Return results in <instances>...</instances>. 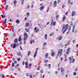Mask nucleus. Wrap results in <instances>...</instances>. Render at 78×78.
Returning <instances> with one entry per match:
<instances>
[{
	"label": "nucleus",
	"instance_id": "obj_1",
	"mask_svg": "<svg viewBox=\"0 0 78 78\" xmlns=\"http://www.w3.org/2000/svg\"><path fill=\"white\" fill-rule=\"evenodd\" d=\"M62 49H61L60 50H59L58 52V54L56 56V59H58V58L59 56H60V57H61V55H62Z\"/></svg>",
	"mask_w": 78,
	"mask_h": 78
},
{
	"label": "nucleus",
	"instance_id": "obj_2",
	"mask_svg": "<svg viewBox=\"0 0 78 78\" xmlns=\"http://www.w3.org/2000/svg\"><path fill=\"white\" fill-rule=\"evenodd\" d=\"M24 39L23 41H26L27 39V38H28V35L26 33H24Z\"/></svg>",
	"mask_w": 78,
	"mask_h": 78
},
{
	"label": "nucleus",
	"instance_id": "obj_3",
	"mask_svg": "<svg viewBox=\"0 0 78 78\" xmlns=\"http://www.w3.org/2000/svg\"><path fill=\"white\" fill-rule=\"evenodd\" d=\"M34 30L35 31V33H37V32L39 31V28H38L37 27H35Z\"/></svg>",
	"mask_w": 78,
	"mask_h": 78
},
{
	"label": "nucleus",
	"instance_id": "obj_4",
	"mask_svg": "<svg viewBox=\"0 0 78 78\" xmlns=\"http://www.w3.org/2000/svg\"><path fill=\"white\" fill-rule=\"evenodd\" d=\"M63 30H64L66 28V29H67L68 28V27H69V25L68 24H67L66 26H65L64 24L63 25Z\"/></svg>",
	"mask_w": 78,
	"mask_h": 78
},
{
	"label": "nucleus",
	"instance_id": "obj_5",
	"mask_svg": "<svg viewBox=\"0 0 78 78\" xmlns=\"http://www.w3.org/2000/svg\"><path fill=\"white\" fill-rule=\"evenodd\" d=\"M70 47H68V48L67 49L66 54L68 55L69 53V51H70Z\"/></svg>",
	"mask_w": 78,
	"mask_h": 78
},
{
	"label": "nucleus",
	"instance_id": "obj_6",
	"mask_svg": "<svg viewBox=\"0 0 78 78\" xmlns=\"http://www.w3.org/2000/svg\"><path fill=\"white\" fill-rule=\"evenodd\" d=\"M57 3V2L56 1H54V3L53 4V7L55 8L56 6V3Z\"/></svg>",
	"mask_w": 78,
	"mask_h": 78
},
{
	"label": "nucleus",
	"instance_id": "obj_7",
	"mask_svg": "<svg viewBox=\"0 0 78 78\" xmlns=\"http://www.w3.org/2000/svg\"><path fill=\"white\" fill-rule=\"evenodd\" d=\"M61 72H63L62 73V75H64V69H63L62 67L61 68Z\"/></svg>",
	"mask_w": 78,
	"mask_h": 78
},
{
	"label": "nucleus",
	"instance_id": "obj_8",
	"mask_svg": "<svg viewBox=\"0 0 78 78\" xmlns=\"http://www.w3.org/2000/svg\"><path fill=\"white\" fill-rule=\"evenodd\" d=\"M17 47V44H16L15 43L13 44V48H15L16 47Z\"/></svg>",
	"mask_w": 78,
	"mask_h": 78
},
{
	"label": "nucleus",
	"instance_id": "obj_9",
	"mask_svg": "<svg viewBox=\"0 0 78 78\" xmlns=\"http://www.w3.org/2000/svg\"><path fill=\"white\" fill-rule=\"evenodd\" d=\"M75 13H76V12L73 11L72 14V16H75Z\"/></svg>",
	"mask_w": 78,
	"mask_h": 78
},
{
	"label": "nucleus",
	"instance_id": "obj_10",
	"mask_svg": "<svg viewBox=\"0 0 78 78\" xmlns=\"http://www.w3.org/2000/svg\"><path fill=\"white\" fill-rule=\"evenodd\" d=\"M44 8V6H42L40 7V11H42V10Z\"/></svg>",
	"mask_w": 78,
	"mask_h": 78
},
{
	"label": "nucleus",
	"instance_id": "obj_11",
	"mask_svg": "<svg viewBox=\"0 0 78 78\" xmlns=\"http://www.w3.org/2000/svg\"><path fill=\"white\" fill-rule=\"evenodd\" d=\"M7 20V19H6V18H5V19L4 21V23L5 25L6 24V20Z\"/></svg>",
	"mask_w": 78,
	"mask_h": 78
},
{
	"label": "nucleus",
	"instance_id": "obj_12",
	"mask_svg": "<svg viewBox=\"0 0 78 78\" xmlns=\"http://www.w3.org/2000/svg\"><path fill=\"white\" fill-rule=\"evenodd\" d=\"M55 52L54 51H53L51 53V55L52 56H54V55H55Z\"/></svg>",
	"mask_w": 78,
	"mask_h": 78
},
{
	"label": "nucleus",
	"instance_id": "obj_13",
	"mask_svg": "<svg viewBox=\"0 0 78 78\" xmlns=\"http://www.w3.org/2000/svg\"><path fill=\"white\" fill-rule=\"evenodd\" d=\"M73 56H71V57H69V60L71 61L73 59Z\"/></svg>",
	"mask_w": 78,
	"mask_h": 78
},
{
	"label": "nucleus",
	"instance_id": "obj_14",
	"mask_svg": "<svg viewBox=\"0 0 78 78\" xmlns=\"http://www.w3.org/2000/svg\"><path fill=\"white\" fill-rule=\"evenodd\" d=\"M21 39H22V38H21V36H20L18 39V41L19 42H20V41H21Z\"/></svg>",
	"mask_w": 78,
	"mask_h": 78
},
{
	"label": "nucleus",
	"instance_id": "obj_15",
	"mask_svg": "<svg viewBox=\"0 0 78 78\" xmlns=\"http://www.w3.org/2000/svg\"><path fill=\"white\" fill-rule=\"evenodd\" d=\"M58 38L59 41H60V40H61L62 39V36H60L58 37Z\"/></svg>",
	"mask_w": 78,
	"mask_h": 78
},
{
	"label": "nucleus",
	"instance_id": "obj_16",
	"mask_svg": "<svg viewBox=\"0 0 78 78\" xmlns=\"http://www.w3.org/2000/svg\"><path fill=\"white\" fill-rule=\"evenodd\" d=\"M17 41L18 40L17 38L15 39L14 40V42H15V43H17Z\"/></svg>",
	"mask_w": 78,
	"mask_h": 78
},
{
	"label": "nucleus",
	"instance_id": "obj_17",
	"mask_svg": "<svg viewBox=\"0 0 78 78\" xmlns=\"http://www.w3.org/2000/svg\"><path fill=\"white\" fill-rule=\"evenodd\" d=\"M66 19V16L65 15L63 16V21H64V20H65V19Z\"/></svg>",
	"mask_w": 78,
	"mask_h": 78
},
{
	"label": "nucleus",
	"instance_id": "obj_18",
	"mask_svg": "<svg viewBox=\"0 0 78 78\" xmlns=\"http://www.w3.org/2000/svg\"><path fill=\"white\" fill-rule=\"evenodd\" d=\"M14 26H12V32H14Z\"/></svg>",
	"mask_w": 78,
	"mask_h": 78
},
{
	"label": "nucleus",
	"instance_id": "obj_19",
	"mask_svg": "<svg viewBox=\"0 0 78 78\" xmlns=\"http://www.w3.org/2000/svg\"><path fill=\"white\" fill-rule=\"evenodd\" d=\"M26 15L27 17H29V16H30V13H29V12H27Z\"/></svg>",
	"mask_w": 78,
	"mask_h": 78
},
{
	"label": "nucleus",
	"instance_id": "obj_20",
	"mask_svg": "<svg viewBox=\"0 0 78 78\" xmlns=\"http://www.w3.org/2000/svg\"><path fill=\"white\" fill-rule=\"evenodd\" d=\"M17 55L18 56H20V55H21V53L20 52H17Z\"/></svg>",
	"mask_w": 78,
	"mask_h": 78
},
{
	"label": "nucleus",
	"instance_id": "obj_21",
	"mask_svg": "<svg viewBox=\"0 0 78 78\" xmlns=\"http://www.w3.org/2000/svg\"><path fill=\"white\" fill-rule=\"evenodd\" d=\"M26 27H28V26L29 25V23H26L25 24Z\"/></svg>",
	"mask_w": 78,
	"mask_h": 78
},
{
	"label": "nucleus",
	"instance_id": "obj_22",
	"mask_svg": "<svg viewBox=\"0 0 78 78\" xmlns=\"http://www.w3.org/2000/svg\"><path fill=\"white\" fill-rule=\"evenodd\" d=\"M1 17L3 19V18H5V17H6V16L2 15H1Z\"/></svg>",
	"mask_w": 78,
	"mask_h": 78
},
{
	"label": "nucleus",
	"instance_id": "obj_23",
	"mask_svg": "<svg viewBox=\"0 0 78 78\" xmlns=\"http://www.w3.org/2000/svg\"><path fill=\"white\" fill-rule=\"evenodd\" d=\"M37 53L36 52H35V54L34 55V58H36V55H37Z\"/></svg>",
	"mask_w": 78,
	"mask_h": 78
},
{
	"label": "nucleus",
	"instance_id": "obj_24",
	"mask_svg": "<svg viewBox=\"0 0 78 78\" xmlns=\"http://www.w3.org/2000/svg\"><path fill=\"white\" fill-rule=\"evenodd\" d=\"M56 20H57V19L58 18H59V15H57L56 16Z\"/></svg>",
	"mask_w": 78,
	"mask_h": 78
},
{
	"label": "nucleus",
	"instance_id": "obj_25",
	"mask_svg": "<svg viewBox=\"0 0 78 78\" xmlns=\"http://www.w3.org/2000/svg\"><path fill=\"white\" fill-rule=\"evenodd\" d=\"M16 23H20V21L19 20H16Z\"/></svg>",
	"mask_w": 78,
	"mask_h": 78
},
{
	"label": "nucleus",
	"instance_id": "obj_26",
	"mask_svg": "<svg viewBox=\"0 0 78 78\" xmlns=\"http://www.w3.org/2000/svg\"><path fill=\"white\" fill-rule=\"evenodd\" d=\"M8 5H6L5 9V10H7V9H8Z\"/></svg>",
	"mask_w": 78,
	"mask_h": 78
},
{
	"label": "nucleus",
	"instance_id": "obj_27",
	"mask_svg": "<svg viewBox=\"0 0 78 78\" xmlns=\"http://www.w3.org/2000/svg\"><path fill=\"white\" fill-rule=\"evenodd\" d=\"M70 43V41L69 40L67 43V45H69Z\"/></svg>",
	"mask_w": 78,
	"mask_h": 78
},
{
	"label": "nucleus",
	"instance_id": "obj_28",
	"mask_svg": "<svg viewBox=\"0 0 78 78\" xmlns=\"http://www.w3.org/2000/svg\"><path fill=\"white\" fill-rule=\"evenodd\" d=\"M48 53H46L45 54V57L47 58V57H48Z\"/></svg>",
	"mask_w": 78,
	"mask_h": 78
},
{
	"label": "nucleus",
	"instance_id": "obj_29",
	"mask_svg": "<svg viewBox=\"0 0 78 78\" xmlns=\"http://www.w3.org/2000/svg\"><path fill=\"white\" fill-rule=\"evenodd\" d=\"M28 62H26L25 63V66H28Z\"/></svg>",
	"mask_w": 78,
	"mask_h": 78
},
{
	"label": "nucleus",
	"instance_id": "obj_30",
	"mask_svg": "<svg viewBox=\"0 0 78 78\" xmlns=\"http://www.w3.org/2000/svg\"><path fill=\"white\" fill-rule=\"evenodd\" d=\"M12 66L13 67H14V63H12Z\"/></svg>",
	"mask_w": 78,
	"mask_h": 78
},
{
	"label": "nucleus",
	"instance_id": "obj_31",
	"mask_svg": "<svg viewBox=\"0 0 78 78\" xmlns=\"http://www.w3.org/2000/svg\"><path fill=\"white\" fill-rule=\"evenodd\" d=\"M24 0H22V5H23V2H24Z\"/></svg>",
	"mask_w": 78,
	"mask_h": 78
},
{
	"label": "nucleus",
	"instance_id": "obj_32",
	"mask_svg": "<svg viewBox=\"0 0 78 78\" xmlns=\"http://www.w3.org/2000/svg\"><path fill=\"white\" fill-rule=\"evenodd\" d=\"M75 26H74L73 28V30H72V31L73 32V33L74 32V29L75 28Z\"/></svg>",
	"mask_w": 78,
	"mask_h": 78
},
{
	"label": "nucleus",
	"instance_id": "obj_33",
	"mask_svg": "<svg viewBox=\"0 0 78 78\" xmlns=\"http://www.w3.org/2000/svg\"><path fill=\"white\" fill-rule=\"evenodd\" d=\"M55 24H56V22H53V26H55Z\"/></svg>",
	"mask_w": 78,
	"mask_h": 78
},
{
	"label": "nucleus",
	"instance_id": "obj_34",
	"mask_svg": "<svg viewBox=\"0 0 78 78\" xmlns=\"http://www.w3.org/2000/svg\"><path fill=\"white\" fill-rule=\"evenodd\" d=\"M53 20H52V21H51V26H52V25H53Z\"/></svg>",
	"mask_w": 78,
	"mask_h": 78
},
{
	"label": "nucleus",
	"instance_id": "obj_35",
	"mask_svg": "<svg viewBox=\"0 0 78 78\" xmlns=\"http://www.w3.org/2000/svg\"><path fill=\"white\" fill-rule=\"evenodd\" d=\"M30 5H28L27 7H26V8L27 9H29V8H30Z\"/></svg>",
	"mask_w": 78,
	"mask_h": 78
},
{
	"label": "nucleus",
	"instance_id": "obj_36",
	"mask_svg": "<svg viewBox=\"0 0 78 78\" xmlns=\"http://www.w3.org/2000/svg\"><path fill=\"white\" fill-rule=\"evenodd\" d=\"M14 4H16L17 3V1H16V0L14 1Z\"/></svg>",
	"mask_w": 78,
	"mask_h": 78
},
{
	"label": "nucleus",
	"instance_id": "obj_37",
	"mask_svg": "<svg viewBox=\"0 0 78 78\" xmlns=\"http://www.w3.org/2000/svg\"><path fill=\"white\" fill-rule=\"evenodd\" d=\"M28 56H29V55H30V53H31V52L30 51H28Z\"/></svg>",
	"mask_w": 78,
	"mask_h": 78
},
{
	"label": "nucleus",
	"instance_id": "obj_38",
	"mask_svg": "<svg viewBox=\"0 0 78 78\" xmlns=\"http://www.w3.org/2000/svg\"><path fill=\"white\" fill-rule=\"evenodd\" d=\"M16 33L14 32V33H13V37H16Z\"/></svg>",
	"mask_w": 78,
	"mask_h": 78
},
{
	"label": "nucleus",
	"instance_id": "obj_39",
	"mask_svg": "<svg viewBox=\"0 0 78 78\" xmlns=\"http://www.w3.org/2000/svg\"><path fill=\"white\" fill-rule=\"evenodd\" d=\"M48 60H45L44 61V63H47V62H48Z\"/></svg>",
	"mask_w": 78,
	"mask_h": 78
},
{
	"label": "nucleus",
	"instance_id": "obj_40",
	"mask_svg": "<svg viewBox=\"0 0 78 78\" xmlns=\"http://www.w3.org/2000/svg\"><path fill=\"white\" fill-rule=\"evenodd\" d=\"M45 39H46V40H47V34H46L45 35Z\"/></svg>",
	"mask_w": 78,
	"mask_h": 78
},
{
	"label": "nucleus",
	"instance_id": "obj_41",
	"mask_svg": "<svg viewBox=\"0 0 78 78\" xmlns=\"http://www.w3.org/2000/svg\"><path fill=\"white\" fill-rule=\"evenodd\" d=\"M20 61V58H18L17 59V61Z\"/></svg>",
	"mask_w": 78,
	"mask_h": 78
},
{
	"label": "nucleus",
	"instance_id": "obj_42",
	"mask_svg": "<svg viewBox=\"0 0 78 78\" xmlns=\"http://www.w3.org/2000/svg\"><path fill=\"white\" fill-rule=\"evenodd\" d=\"M75 62V59H73L72 61V63H73V62Z\"/></svg>",
	"mask_w": 78,
	"mask_h": 78
},
{
	"label": "nucleus",
	"instance_id": "obj_43",
	"mask_svg": "<svg viewBox=\"0 0 78 78\" xmlns=\"http://www.w3.org/2000/svg\"><path fill=\"white\" fill-rule=\"evenodd\" d=\"M76 56H78V51H76Z\"/></svg>",
	"mask_w": 78,
	"mask_h": 78
},
{
	"label": "nucleus",
	"instance_id": "obj_44",
	"mask_svg": "<svg viewBox=\"0 0 78 78\" xmlns=\"http://www.w3.org/2000/svg\"><path fill=\"white\" fill-rule=\"evenodd\" d=\"M47 44V43L46 42H44L43 43V45H45Z\"/></svg>",
	"mask_w": 78,
	"mask_h": 78
},
{
	"label": "nucleus",
	"instance_id": "obj_45",
	"mask_svg": "<svg viewBox=\"0 0 78 78\" xmlns=\"http://www.w3.org/2000/svg\"><path fill=\"white\" fill-rule=\"evenodd\" d=\"M25 31H27V32H28V31H29V30H27V28L25 29Z\"/></svg>",
	"mask_w": 78,
	"mask_h": 78
},
{
	"label": "nucleus",
	"instance_id": "obj_46",
	"mask_svg": "<svg viewBox=\"0 0 78 78\" xmlns=\"http://www.w3.org/2000/svg\"><path fill=\"white\" fill-rule=\"evenodd\" d=\"M76 75V73L75 72H74L73 73V75H75H75Z\"/></svg>",
	"mask_w": 78,
	"mask_h": 78
},
{
	"label": "nucleus",
	"instance_id": "obj_47",
	"mask_svg": "<svg viewBox=\"0 0 78 78\" xmlns=\"http://www.w3.org/2000/svg\"><path fill=\"white\" fill-rule=\"evenodd\" d=\"M14 62V64H17V62L16 61H15Z\"/></svg>",
	"mask_w": 78,
	"mask_h": 78
},
{
	"label": "nucleus",
	"instance_id": "obj_48",
	"mask_svg": "<svg viewBox=\"0 0 78 78\" xmlns=\"http://www.w3.org/2000/svg\"><path fill=\"white\" fill-rule=\"evenodd\" d=\"M37 70H39V69H40V67L39 66H38V68H37Z\"/></svg>",
	"mask_w": 78,
	"mask_h": 78
},
{
	"label": "nucleus",
	"instance_id": "obj_49",
	"mask_svg": "<svg viewBox=\"0 0 78 78\" xmlns=\"http://www.w3.org/2000/svg\"><path fill=\"white\" fill-rule=\"evenodd\" d=\"M60 2L61 1H60V0H58V3H60Z\"/></svg>",
	"mask_w": 78,
	"mask_h": 78
},
{
	"label": "nucleus",
	"instance_id": "obj_50",
	"mask_svg": "<svg viewBox=\"0 0 78 78\" xmlns=\"http://www.w3.org/2000/svg\"><path fill=\"white\" fill-rule=\"evenodd\" d=\"M3 76H4V75H3V74H2L1 75V77H3Z\"/></svg>",
	"mask_w": 78,
	"mask_h": 78
},
{
	"label": "nucleus",
	"instance_id": "obj_51",
	"mask_svg": "<svg viewBox=\"0 0 78 78\" xmlns=\"http://www.w3.org/2000/svg\"><path fill=\"white\" fill-rule=\"evenodd\" d=\"M53 33H51L50 34V36H53Z\"/></svg>",
	"mask_w": 78,
	"mask_h": 78
},
{
	"label": "nucleus",
	"instance_id": "obj_52",
	"mask_svg": "<svg viewBox=\"0 0 78 78\" xmlns=\"http://www.w3.org/2000/svg\"><path fill=\"white\" fill-rule=\"evenodd\" d=\"M32 65L31 64V63L30 64H29V67H31V66Z\"/></svg>",
	"mask_w": 78,
	"mask_h": 78
},
{
	"label": "nucleus",
	"instance_id": "obj_53",
	"mask_svg": "<svg viewBox=\"0 0 78 78\" xmlns=\"http://www.w3.org/2000/svg\"><path fill=\"white\" fill-rule=\"evenodd\" d=\"M38 50V48H37V50H36V51L35 52H37V50Z\"/></svg>",
	"mask_w": 78,
	"mask_h": 78
},
{
	"label": "nucleus",
	"instance_id": "obj_54",
	"mask_svg": "<svg viewBox=\"0 0 78 78\" xmlns=\"http://www.w3.org/2000/svg\"><path fill=\"white\" fill-rule=\"evenodd\" d=\"M41 73H43V70H41Z\"/></svg>",
	"mask_w": 78,
	"mask_h": 78
},
{
	"label": "nucleus",
	"instance_id": "obj_55",
	"mask_svg": "<svg viewBox=\"0 0 78 78\" xmlns=\"http://www.w3.org/2000/svg\"><path fill=\"white\" fill-rule=\"evenodd\" d=\"M48 11H49V8H48V9L47 10V12H48Z\"/></svg>",
	"mask_w": 78,
	"mask_h": 78
},
{
	"label": "nucleus",
	"instance_id": "obj_56",
	"mask_svg": "<svg viewBox=\"0 0 78 78\" xmlns=\"http://www.w3.org/2000/svg\"><path fill=\"white\" fill-rule=\"evenodd\" d=\"M65 7V5H63L62 6V8H64Z\"/></svg>",
	"mask_w": 78,
	"mask_h": 78
},
{
	"label": "nucleus",
	"instance_id": "obj_57",
	"mask_svg": "<svg viewBox=\"0 0 78 78\" xmlns=\"http://www.w3.org/2000/svg\"><path fill=\"white\" fill-rule=\"evenodd\" d=\"M32 43H34V41L33 40L32 41Z\"/></svg>",
	"mask_w": 78,
	"mask_h": 78
},
{
	"label": "nucleus",
	"instance_id": "obj_58",
	"mask_svg": "<svg viewBox=\"0 0 78 78\" xmlns=\"http://www.w3.org/2000/svg\"><path fill=\"white\" fill-rule=\"evenodd\" d=\"M32 75H30V78H32Z\"/></svg>",
	"mask_w": 78,
	"mask_h": 78
},
{
	"label": "nucleus",
	"instance_id": "obj_59",
	"mask_svg": "<svg viewBox=\"0 0 78 78\" xmlns=\"http://www.w3.org/2000/svg\"><path fill=\"white\" fill-rule=\"evenodd\" d=\"M23 65H24L25 64V62H23L22 63Z\"/></svg>",
	"mask_w": 78,
	"mask_h": 78
},
{
	"label": "nucleus",
	"instance_id": "obj_60",
	"mask_svg": "<svg viewBox=\"0 0 78 78\" xmlns=\"http://www.w3.org/2000/svg\"><path fill=\"white\" fill-rule=\"evenodd\" d=\"M58 71H56V72H55V74H58Z\"/></svg>",
	"mask_w": 78,
	"mask_h": 78
},
{
	"label": "nucleus",
	"instance_id": "obj_61",
	"mask_svg": "<svg viewBox=\"0 0 78 78\" xmlns=\"http://www.w3.org/2000/svg\"><path fill=\"white\" fill-rule=\"evenodd\" d=\"M69 4H70V0H69Z\"/></svg>",
	"mask_w": 78,
	"mask_h": 78
},
{
	"label": "nucleus",
	"instance_id": "obj_62",
	"mask_svg": "<svg viewBox=\"0 0 78 78\" xmlns=\"http://www.w3.org/2000/svg\"><path fill=\"white\" fill-rule=\"evenodd\" d=\"M78 70V68H76L75 69V71H77Z\"/></svg>",
	"mask_w": 78,
	"mask_h": 78
},
{
	"label": "nucleus",
	"instance_id": "obj_63",
	"mask_svg": "<svg viewBox=\"0 0 78 78\" xmlns=\"http://www.w3.org/2000/svg\"><path fill=\"white\" fill-rule=\"evenodd\" d=\"M20 49H21V50H22V47H21V46H20Z\"/></svg>",
	"mask_w": 78,
	"mask_h": 78
},
{
	"label": "nucleus",
	"instance_id": "obj_64",
	"mask_svg": "<svg viewBox=\"0 0 78 78\" xmlns=\"http://www.w3.org/2000/svg\"><path fill=\"white\" fill-rule=\"evenodd\" d=\"M76 47H77V48H78V44H76Z\"/></svg>",
	"mask_w": 78,
	"mask_h": 78
}]
</instances>
